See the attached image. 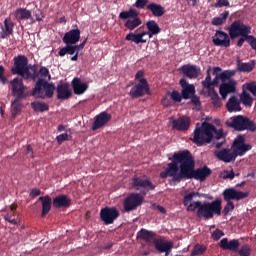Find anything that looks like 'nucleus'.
Here are the masks:
<instances>
[{"label":"nucleus","mask_w":256,"mask_h":256,"mask_svg":"<svg viewBox=\"0 0 256 256\" xmlns=\"http://www.w3.org/2000/svg\"><path fill=\"white\" fill-rule=\"evenodd\" d=\"M168 160L172 162L168 163V167L160 173V178L171 177L168 183L172 186L183 180L195 179L204 182L213 173L208 166L195 169V160L189 150L174 153Z\"/></svg>","instance_id":"obj_1"},{"label":"nucleus","mask_w":256,"mask_h":256,"mask_svg":"<svg viewBox=\"0 0 256 256\" xmlns=\"http://www.w3.org/2000/svg\"><path fill=\"white\" fill-rule=\"evenodd\" d=\"M39 78L35 84V88L32 89L31 95L36 99L53 98L55 95V83L48 82L51 80L49 69L46 66H41L38 71Z\"/></svg>","instance_id":"obj_2"},{"label":"nucleus","mask_w":256,"mask_h":256,"mask_svg":"<svg viewBox=\"0 0 256 256\" xmlns=\"http://www.w3.org/2000/svg\"><path fill=\"white\" fill-rule=\"evenodd\" d=\"M214 138L218 140L222 139L223 130H217L213 124L204 122L202 123L201 127H197L195 129L194 137L191 139V141L198 147H202L209 144Z\"/></svg>","instance_id":"obj_3"},{"label":"nucleus","mask_w":256,"mask_h":256,"mask_svg":"<svg viewBox=\"0 0 256 256\" xmlns=\"http://www.w3.org/2000/svg\"><path fill=\"white\" fill-rule=\"evenodd\" d=\"M211 67H208L207 70V76L206 79H204L201 84L204 89H207V91L215 90V86H218L220 81L222 83H226L228 80H230L237 72L235 70H224L222 71V68L219 66L213 67V76L214 79H211L210 75Z\"/></svg>","instance_id":"obj_4"},{"label":"nucleus","mask_w":256,"mask_h":256,"mask_svg":"<svg viewBox=\"0 0 256 256\" xmlns=\"http://www.w3.org/2000/svg\"><path fill=\"white\" fill-rule=\"evenodd\" d=\"M10 84L12 87V95L15 97L14 101H12V115L15 118L22 110L20 101L29 97L30 94L29 92H25L26 86L24 85L22 78L16 77L11 80Z\"/></svg>","instance_id":"obj_5"},{"label":"nucleus","mask_w":256,"mask_h":256,"mask_svg":"<svg viewBox=\"0 0 256 256\" xmlns=\"http://www.w3.org/2000/svg\"><path fill=\"white\" fill-rule=\"evenodd\" d=\"M226 127H230L237 132L248 131L256 132V123L243 115L232 116L225 122Z\"/></svg>","instance_id":"obj_6"},{"label":"nucleus","mask_w":256,"mask_h":256,"mask_svg":"<svg viewBox=\"0 0 256 256\" xmlns=\"http://www.w3.org/2000/svg\"><path fill=\"white\" fill-rule=\"evenodd\" d=\"M222 201L220 199L213 200L212 202H203L196 215L200 219L209 220L214 216H221Z\"/></svg>","instance_id":"obj_7"},{"label":"nucleus","mask_w":256,"mask_h":256,"mask_svg":"<svg viewBox=\"0 0 256 256\" xmlns=\"http://www.w3.org/2000/svg\"><path fill=\"white\" fill-rule=\"evenodd\" d=\"M118 18L126 20V22L124 23V27H126L130 31H133L134 29L142 25L140 12L135 10L134 8L122 11L120 15H118Z\"/></svg>","instance_id":"obj_8"},{"label":"nucleus","mask_w":256,"mask_h":256,"mask_svg":"<svg viewBox=\"0 0 256 256\" xmlns=\"http://www.w3.org/2000/svg\"><path fill=\"white\" fill-rule=\"evenodd\" d=\"M228 35L231 39H238V37H247L252 33V28L244 24L242 20H234L230 27L227 28Z\"/></svg>","instance_id":"obj_9"},{"label":"nucleus","mask_w":256,"mask_h":256,"mask_svg":"<svg viewBox=\"0 0 256 256\" xmlns=\"http://www.w3.org/2000/svg\"><path fill=\"white\" fill-rule=\"evenodd\" d=\"M144 196L139 193H130L123 201L124 212L130 213L141 207L145 201Z\"/></svg>","instance_id":"obj_10"},{"label":"nucleus","mask_w":256,"mask_h":256,"mask_svg":"<svg viewBox=\"0 0 256 256\" xmlns=\"http://www.w3.org/2000/svg\"><path fill=\"white\" fill-rule=\"evenodd\" d=\"M132 187L136 191H140L139 195L142 196H146L149 191H153L156 188L150 179L141 177L132 178Z\"/></svg>","instance_id":"obj_11"},{"label":"nucleus","mask_w":256,"mask_h":256,"mask_svg":"<svg viewBox=\"0 0 256 256\" xmlns=\"http://www.w3.org/2000/svg\"><path fill=\"white\" fill-rule=\"evenodd\" d=\"M87 43V39H85L83 42H81L78 45L72 44L71 46H64L60 49L58 55L60 57H65V55H73L70 57V61H78L79 60V52L80 50H83L85 48V45Z\"/></svg>","instance_id":"obj_12"},{"label":"nucleus","mask_w":256,"mask_h":256,"mask_svg":"<svg viewBox=\"0 0 256 256\" xmlns=\"http://www.w3.org/2000/svg\"><path fill=\"white\" fill-rule=\"evenodd\" d=\"M119 216L120 212L116 207H104L100 210V219L106 226L113 224Z\"/></svg>","instance_id":"obj_13"},{"label":"nucleus","mask_w":256,"mask_h":256,"mask_svg":"<svg viewBox=\"0 0 256 256\" xmlns=\"http://www.w3.org/2000/svg\"><path fill=\"white\" fill-rule=\"evenodd\" d=\"M145 95H151V88H149V85L146 79H142L141 83L136 84L129 91V96L132 99L141 98Z\"/></svg>","instance_id":"obj_14"},{"label":"nucleus","mask_w":256,"mask_h":256,"mask_svg":"<svg viewBox=\"0 0 256 256\" xmlns=\"http://www.w3.org/2000/svg\"><path fill=\"white\" fill-rule=\"evenodd\" d=\"M54 91H56V98L61 101L68 100L72 97L73 92L68 82H60L58 86L54 85Z\"/></svg>","instance_id":"obj_15"},{"label":"nucleus","mask_w":256,"mask_h":256,"mask_svg":"<svg viewBox=\"0 0 256 256\" xmlns=\"http://www.w3.org/2000/svg\"><path fill=\"white\" fill-rule=\"evenodd\" d=\"M247 197H249V192L239 191L234 188H226L223 191V198L225 202H232V200L241 201Z\"/></svg>","instance_id":"obj_16"},{"label":"nucleus","mask_w":256,"mask_h":256,"mask_svg":"<svg viewBox=\"0 0 256 256\" xmlns=\"http://www.w3.org/2000/svg\"><path fill=\"white\" fill-rule=\"evenodd\" d=\"M212 42L216 47H223L227 49L231 45V38L226 32L216 31L212 37Z\"/></svg>","instance_id":"obj_17"},{"label":"nucleus","mask_w":256,"mask_h":256,"mask_svg":"<svg viewBox=\"0 0 256 256\" xmlns=\"http://www.w3.org/2000/svg\"><path fill=\"white\" fill-rule=\"evenodd\" d=\"M179 71L188 79L193 80L201 74V67L196 66V64H184L179 67Z\"/></svg>","instance_id":"obj_18"},{"label":"nucleus","mask_w":256,"mask_h":256,"mask_svg":"<svg viewBox=\"0 0 256 256\" xmlns=\"http://www.w3.org/2000/svg\"><path fill=\"white\" fill-rule=\"evenodd\" d=\"M236 86L237 81L232 78L228 79L227 82L222 83L219 88L222 99L226 100L228 95L235 93L237 91Z\"/></svg>","instance_id":"obj_19"},{"label":"nucleus","mask_w":256,"mask_h":256,"mask_svg":"<svg viewBox=\"0 0 256 256\" xmlns=\"http://www.w3.org/2000/svg\"><path fill=\"white\" fill-rule=\"evenodd\" d=\"M214 156L225 163L233 162L237 159V154L232 152L229 148H224L222 150H215Z\"/></svg>","instance_id":"obj_20"},{"label":"nucleus","mask_w":256,"mask_h":256,"mask_svg":"<svg viewBox=\"0 0 256 256\" xmlns=\"http://www.w3.org/2000/svg\"><path fill=\"white\" fill-rule=\"evenodd\" d=\"M81 39V31L79 29H73L69 32H66L62 41L65 43V47H70L76 45Z\"/></svg>","instance_id":"obj_21"},{"label":"nucleus","mask_w":256,"mask_h":256,"mask_svg":"<svg viewBox=\"0 0 256 256\" xmlns=\"http://www.w3.org/2000/svg\"><path fill=\"white\" fill-rule=\"evenodd\" d=\"M29 65V59L25 55H18L14 57V66L11 69L13 75L21 73Z\"/></svg>","instance_id":"obj_22"},{"label":"nucleus","mask_w":256,"mask_h":256,"mask_svg":"<svg viewBox=\"0 0 256 256\" xmlns=\"http://www.w3.org/2000/svg\"><path fill=\"white\" fill-rule=\"evenodd\" d=\"M111 120V114L106 111L101 112L94 118V122L92 124V130L96 131L101 127H105L109 121Z\"/></svg>","instance_id":"obj_23"},{"label":"nucleus","mask_w":256,"mask_h":256,"mask_svg":"<svg viewBox=\"0 0 256 256\" xmlns=\"http://www.w3.org/2000/svg\"><path fill=\"white\" fill-rule=\"evenodd\" d=\"M219 246L223 251L238 252L240 248V241L239 239L229 240L228 238H223L220 241Z\"/></svg>","instance_id":"obj_24"},{"label":"nucleus","mask_w":256,"mask_h":256,"mask_svg":"<svg viewBox=\"0 0 256 256\" xmlns=\"http://www.w3.org/2000/svg\"><path fill=\"white\" fill-rule=\"evenodd\" d=\"M179 85L182 87V97L185 100L190 99L193 95H195V86L193 84H189L185 78L179 80Z\"/></svg>","instance_id":"obj_25"},{"label":"nucleus","mask_w":256,"mask_h":256,"mask_svg":"<svg viewBox=\"0 0 256 256\" xmlns=\"http://www.w3.org/2000/svg\"><path fill=\"white\" fill-rule=\"evenodd\" d=\"M191 125L189 117L183 116L172 122V128L178 131H187Z\"/></svg>","instance_id":"obj_26"},{"label":"nucleus","mask_w":256,"mask_h":256,"mask_svg":"<svg viewBox=\"0 0 256 256\" xmlns=\"http://www.w3.org/2000/svg\"><path fill=\"white\" fill-rule=\"evenodd\" d=\"M72 204V200L65 194L56 196L53 199L52 205L54 208H69Z\"/></svg>","instance_id":"obj_27"},{"label":"nucleus","mask_w":256,"mask_h":256,"mask_svg":"<svg viewBox=\"0 0 256 256\" xmlns=\"http://www.w3.org/2000/svg\"><path fill=\"white\" fill-rule=\"evenodd\" d=\"M14 23L8 17L4 20V26H1L0 39H7L13 34Z\"/></svg>","instance_id":"obj_28"},{"label":"nucleus","mask_w":256,"mask_h":256,"mask_svg":"<svg viewBox=\"0 0 256 256\" xmlns=\"http://www.w3.org/2000/svg\"><path fill=\"white\" fill-rule=\"evenodd\" d=\"M72 88L75 95H83L87 91L88 85L87 83L82 82L81 78L74 77L72 81Z\"/></svg>","instance_id":"obj_29"},{"label":"nucleus","mask_w":256,"mask_h":256,"mask_svg":"<svg viewBox=\"0 0 256 256\" xmlns=\"http://www.w3.org/2000/svg\"><path fill=\"white\" fill-rule=\"evenodd\" d=\"M154 248H156L160 253L168 255L173 249V243L165 242L164 240H154Z\"/></svg>","instance_id":"obj_30"},{"label":"nucleus","mask_w":256,"mask_h":256,"mask_svg":"<svg viewBox=\"0 0 256 256\" xmlns=\"http://www.w3.org/2000/svg\"><path fill=\"white\" fill-rule=\"evenodd\" d=\"M14 16L17 22L30 20L32 18V11L27 8H17L14 12Z\"/></svg>","instance_id":"obj_31"},{"label":"nucleus","mask_w":256,"mask_h":256,"mask_svg":"<svg viewBox=\"0 0 256 256\" xmlns=\"http://www.w3.org/2000/svg\"><path fill=\"white\" fill-rule=\"evenodd\" d=\"M227 111L230 113L240 112L242 110L240 101L237 97L232 96L226 103Z\"/></svg>","instance_id":"obj_32"},{"label":"nucleus","mask_w":256,"mask_h":256,"mask_svg":"<svg viewBox=\"0 0 256 256\" xmlns=\"http://www.w3.org/2000/svg\"><path fill=\"white\" fill-rule=\"evenodd\" d=\"M39 201L42 204L41 217H46L51 210L52 200L49 195L39 197Z\"/></svg>","instance_id":"obj_33"},{"label":"nucleus","mask_w":256,"mask_h":256,"mask_svg":"<svg viewBox=\"0 0 256 256\" xmlns=\"http://www.w3.org/2000/svg\"><path fill=\"white\" fill-rule=\"evenodd\" d=\"M147 10L152 13L153 16L161 17L164 16L166 13V10L163 6L157 3H150L147 5Z\"/></svg>","instance_id":"obj_34"},{"label":"nucleus","mask_w":256,"mask_h":256,"mask_svg":"<svg viewBox=\"0 0 256 256\" xmlns=\"http://www.w3.org/2000/svg\"><path fill=\"white\" fill-rule=\"evenodd\" d=\"M146 27L149 31V39H152L153 36H156L161 32V29L155 20L147 21Z\"/></svg>","instance_id":"obj_35"},{"label":"nucleus","mask_w":256,"mask_h":256,"mask_svg":"<svg viewBox=\"0 0 256 256\" xmlns=\"http://www.w3.org/2000/svg\"><path fill=\"white\" fill-rule=\"evenodd\" d=\"M138 236L142 241H146L147 243L157 241L156 234L153 231H148L146 229H141Z\"/></svg>","instance_id":"obj_36"},{"label":"nucleus","mask_w":256,"mask_h":256,"mask_svg":"<svg viewBox=\"0 0 256 256\" xmlns=\"http://www.w3.org/2000/svg\"><path fill=\"white\" fill-rule=\"evenodd\" d=\"M255 68V62L242 63L240 59H237V70L239 72H252Z\"/></svg>","instance_id":"obj_37"},{"label":"nucleus","mask_w":256,"mask_h":256,"mask_svg":"<svg viewBox=\"0 0 256 256\" xmlns=\"http://www.w3.org/2000/svg\"><path fill=\"white\" fill-rule=\"evenodd\" d=\"M31 108L35 112L44 113V112H47L49 110V105L45 102L34 101V102H31Z\"/></svg>","instance_id":"obj_38"},{"label":"nucleus","mask_w":256,"mask_h":256,"mask_svg":"<svg viewBox=\"0 0 256 256\" xmlns=\"http://www.w3.org/2000/svg\"><path fill=\"white\" fill-rule=\"evenodd\" d=\"M125 40L132 41L135 44H143L147 42V40L143 39L139 33H134V32H129L126 35Z\"/></svg>","instance_id":"obj_39"},{"label":"nucleus","mask_w":256,"mask_h":256,"mask_svg":"<svg viewBox=\"0 0 256 256\" xmlns=\"http://www.w3.org/2000/svg\"><path fill=\"white\" fill-rule=\"evenodd\" d=\"M229 17V11L225 10L220 17H214L212 19V25L215 27L222 26L223 24L226 23L227 18Z\"/></svg>","instance_id":"obj_40"},{"label":"nucleus","mask_w":256,"mask_h":256,"mask_svg":"<svg viewBox=\"0 0 256 256\" xmlns=\"http://www.w3.org/2000/svg\"><path fill=\"white\" fill-rule=\"evenodd\" d=\"M17 75H19L20 77H22L24 80H35L38 75L36 73L32 74L30 72V67L26 66L21 72H18Z\"/></svg>","instance_id":"obj_41"},{"label":"nucleus","mask_w":256,"mask_h":256,"mask_svg":"<svg viewBox=\"0 0 256 256\" xmlns=\"http://www.w3.org/2000/svg\"><path fill=\"white\" fill-rule=\"evenodd\" d=\"M240 102L243 103V105L251 107L253 105V98L250 93L243 90L242 94L239 96Z\"/></svg>","instance_id":"obj_42"},{"label":"nucleus","mask_w":256,"mask_h":256,"mask_svg":"<svg viewBox=\"0 0 256 256\" xmlns=\"http://www.w3.org/2000/svg\"><path fill=\"white\" fill-rule=\"evenodd\" d=\"M208 92V96L211 98L212 100V104L215 108H219L221 107V99L219 98L218 93L215 91V89H211Z\"/></svg>","instance_id":"obj_43"},{"label":"nucleus","mask_w":256,"mask_h":256,"mask_svg":"<svg viewBox=\"0 0 256 256\" xmlns=\"http://www.w3.org/2000/svg\"><path fill=\"white\" fill-rule=\"evenodd\" d=\"M207 251V247L203 244H196L191 250L190 256H201Z\"/></svg>","instance_id":"obj_44"},{"label":"nucleus","mask_w":256,"mask_h":256,"mask_svg":"<svg viewBox=\"0 0 256 256\" xmlns=\"http://www.w3.org/2000/svg\"><path fill=\"white\" fill-rule=\"evenodd\" d=\"M251 144H245L237 148H233V153H236V157L243 156L247 151H251Z\"/></svg>","instance_id":"obj_45"},{"label":"nucleus","mask_w":256,"mask_h":256,"mask_svg":"<svg viewBox=\"0 0 256 256\" xmlns=\"http://www.w3.org/2000/svg\"><path fill=\"white\" fill-rule=\"evenodd\" d=\"M197 196H198V197H201L202 194L199 193V192H190V193L186 194V195L184 196V199H183L184 207L189 206V204L192 203L193 198H194V197H197Z\"/></svg>","instance_id":"obj_46"},{"label":"nucleus","mask_w":256,"mask_h":256,"mask_svg":"<svg viewBox=\"0 0 256 256\" xmlns=\"http://www.w3.org/2000/svg\"><path fill=\"white\" fill-rule=\"evenodd\" d=\"M202 201H192L189 202V204L187 205L186 211L187 212H195L196 210L198 211L200 209V207L202 206Z\"/></svg>","instance_id":"obj_47"},{"label":"nucleus","mask_w":256,"mask_h":256,"mask_svg":"<svg viewBox=\"0 0 256 256\" xmlns=\"http://www.w3.org/2000/svg\"><path fill=\"white\" fill-rule=\"evenodd\" d=\"M239 256H251L252 248L249 244H244L240 249H238Z\"/></svg>","instance_id":"obj_48"},{"label":"nucleus","mask_w":256,"mask_h":256,"mask_svg":"<svg viewBox=\"0 0 256 256\" xmlns=\"http://www.w3.org/2000/svg\"><path fill=\"white\" fill-rule=\"evenodd\" d=\"M235 209L234 203L232 201H226V205L222 211L224 217H228L230 212Z\"/></svg>","instance_id":"obj_49"},{"label":"nucleus","mask_w":256,"mask_h":256,"mask_svg":"<svg viewBox=\"0 0 256 256\" xmlns=\"http://www.w3.org/2000/svg\"><path fill=\"white\" fill-rule=\"evenodd\" d=\"M243 88H245L247 91L251 93V95H254L256 97V81L247 82Z\"/></svg>","instance_id":"obj_50"},{"label":"nucleus","mask_w":256,"mask_h":256,"mask_svg":"<svg viewBox=\"0 0 256 256\" xmlns=\"http://www.w3.org/2000/svg\"><path fill=\"white\" fill-rule=\"evenodd\" d=\"M245 144V136L242 134H239L233 143V149L244 146Z\"/></svg>","instance_id":"obj_51"},{"label":"nucleus","mask_w":256,"mask_h":256,"mask_svg":"<svg viewBox=\"0 0 256 256\" xmlns=\"http://www.w3.org/2000/svg\"><path fill=\"white\" fill-rule=\"evenodd\" d=\"M220 177L223 180H233L235 178V174H234L233 170H231V171L224 170V171L221 172Z\"/></svg>","instance_id":"obj_52"},{"label":"nucleus","mask_w":256,"mask_h":256,"mask_svg":"<svg viewBox=\"0 0 256 256\" xmlns=\"http://www.w3.org/2000/svg\"><path fill=\"white\" fill-rule=\"evenodd\" d=\"M171 99L174 102L180 103L183 99V95H181L178 90H173V92L171 93Z\"/></svg>","instance_id":"obj_53"},{"label":"nucleus","mask_w":256,"mask_h":256,"mask_svg":"<svg viewBox=\"0 0 256 256\" xmlns=\"http://www.w3.org/2000/svg\"><path fill=\"white\" fill-rule=\"evenodd\" d=\"M56 141H58V144L61 145L64 141H70V136L68 133H62L56 136Z\"/></svg>","instance_id":"obj_54"},{"label":"nucleus","mask_w":256,"mask_h":256,"mask_svg":"<svg viewBox=\"0 0 256 256\" xmlns=\"http://www.w3.org/2000/svg\"><path fill=\"white\" fill-rule=\"evenodd\" d=\"M15 215H12V212H8L5 216L4 219L5 221H7L8 223H11L12 225H18V221L15 220Z\"/></svg>","instance_id":"obj_55"},{"label":"nucleus","mask_w":256,"mask_h":256,"mask_svg":"<svg viewBox=\"0 0 256 256\" xmlns=\"http://www.w3.org/2000/svg\"><path fill=\"white\" fill-rule=\"evenodd\" d=\"M225 236V233L223 231H221L220 229H216L211 237L214 241H219L221 237Z\"/></svg>","instance_id":"obj_56"},{"label":"nucleus","mask_w":256,"mask_h":256,"mask_svg":"<svg viewBox=\"0 0 256 256\" xmlns=\"http://www.w3.org/2000/svg\"><path fill=\"white\" fill-rule=\"evenodd\" d=\"M245 39L250 45L251 49H254L256 51V38L253 35H249Z\"/></svg>","instance_id":"obj_57"},{"label":"nucleus","mask_w":256,"mask_h":256,"mask_svg":"<svg viewBox=\"0 0 256 256\" xmlns=\"http://www.w3.org/2000/svg\"><path fill=\"white\" fill-rule=\"evenodd\" d=\"M8 82L7 77L5 76V66H0V83L6 85Z\"/></svg>","instance_id":"obj_58"},{"label":"nucleus","mask_w":256,"mask_h":256,"mask_svg":"<svg viewBox=\"0 0 256 256\" xmlns=\"http://www.w3.org/2000/svg\"><path fill=\"white\" fill-rule=\"evenodd\" d=\"M148 3H149V0H137L135 2V7L137 9H144Z\"/></svg>","instance_id":"obj_59"},{"label":"nucleus","mask_w":256,"mask_h":256,"mask_svg":"<svg viewBox=\"0 0 256 256\" xmlns=\"http://www.w3.org/2000/svg\"><path fill=\"white\" fill-rule=\"evenodd\" d=\"M215 8H221L223 6L225 7H229L230 6V3L228 0H219L218 2L215 3Z\"/></svg>","instance_id":"obj_60"},{"label":"nucleus","mask_w":256,"mask_h":256,"mask_svg":"<svg viewBox=\"0 0 256 256\" xmlns=\"http://www.w3.org/2000/svg\"><path fill=\"white\" fill-rule=\"evenodd\" d=\"M42 194V191L38 188H32L30 191V197L35 198Z\"/></svg>","instance_id":"obj_61"},{"label":"nucleus","mask_w":256,"mask_h":256,"mask_svg":"<svg viewBox=\"0 0 256 256\" xmlns=\"http://www.w3.org/2000/svg\"><path fill=\"white\" fill-rule=\"evenodd\" d=\"M26 155H28L31 159H34V151L31 144L27 145Z\"/></svg>","instance_id":"obj_62"},{"label":"nucleus","mask_w":256,"mask_h":256,"mask_svg":"<svg viewBox=\"0 0 256 256\" xmlns=\"http://www.w3.org/2000/svg\"><path fill=\"white\" fill-rule=\"evenodd\" d=\"M135 79L139 81V83H142V80H146L144 78V71L140 70L136 73Z\"/></svg>","instance_id":"obj_63"},{"label":"nucleus","mask_w":256,"mask_h":256,"mask_svg":"<svg viewBox=\"0 0 256 256\" xmlns=\"http://www.w3.org/2000/svg\"><path fill=\"white\" fill-rule=\"evenodd\" d=\"M189 99H191V103L195 104L196 106L201 105V101L199 100V98L197 96H195V94L193 96H191Z\"/></svg>","instance_id":"obj_64"}]
</instances>
